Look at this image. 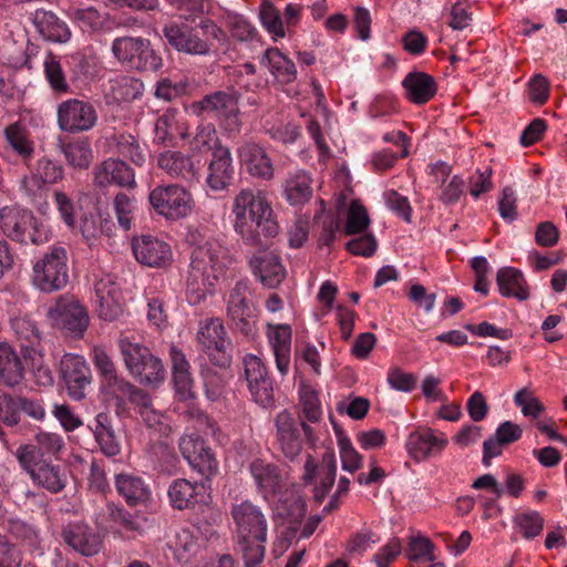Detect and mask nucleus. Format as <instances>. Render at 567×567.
I'll return each instance as SVG.
<instances>
[{"label": "nucleus", "instance_id": "obj_42", "mask_svg": "<svg viewBox=\"0 0 567 567\" xmlns=\"http://www.w3.org/2000/svg\"><path fill=\"white\" fill-rule=\"evenodd\" d=\"M406 97L415 104L429 102L436 93L434 79L424 72L409 73L402 82Z\"/></svg>", "mask_w": 567, "mask_h": 567}, {"label": "nucleus", "instance_id": "obj_50", "mask_svg": "<svg viewBox=\"0 0 567 567\" xmlns=\"http://www.w3.org/2000/svg\"><path fill=\"white\" fill-rule=\"evenodd\" d=\"M4 137L10 147L23 161L32 158L34 144L29 136L28 130L20 122H16L7 126L4 130Z\"/></svg>", "mask_w": 567, "mask_h": 567}, {"label": "nucleus", "instance_id": "obj_30", "mask_svg": "<svg viewBox=\"0 0 567 567\" xmlns=\"http://www.w3.org/2000/svg\"><path fill=\"white\" fill-rule=\"evenodd\" d=\"M252 274L268 288L278 287L286 278L280 257L270 250H259L249 261Z\"/></svg>", "mask_w": 567, "mask_h": 567}, {"label": "nucleus", "instance_id": "obj_47", "mask_svg": "<svg viewBox=\"0 0 567 567\" xmlns=\"http://www.w3.org/2000/svg\"><path fill=\"white\" fill-rule=\"evenodd\" d=\"M143 83L128 75H118L110 81L109 99L114 103H128L143 93Z\"/></svg>", "mask_w": 567, "mask_h": 567}, {"label": "nucleus", "instance_id": "obj_29", "mask_svg": "<svg viewBox=\"0 0 567 567\" xmlns=\"http://www.w3.org/2000/svg\"><path fill=\"white\" fill-rule=\"evenodd\" d=\"M61 537L73 550L83 556H94L102 548L100 536L84 522H70L62 527Z\"/></svg>", "mask_w": 567, "mask_h": 567}, {"label": "nucleus", "instance_id": "obj_7", "mask_svg": "<svg viewBox=\"0 0 567 567\" xmlns=\"http://www.w3.org/2000/svg\"><path fill=\"white\" fill-rule=\"evenodd\" d=\"M112 53L122 64L140 71H157L162 66V58L156 54L147 39L116 38L112 42Z\"/></svg>", "mask_w": 567, "mask_h": 567}, {"label": "nucleus", "instance_id": "obj_52", "mask_svg": "<svg viewBox=\"0 0 567 567\" xmlns=\"http://www.w3.org/2000/svg\"><path fill=\"white\" fill-rule=\"evenodd\" d=\"M337 443L339 447L341 467L343 471L354 473L362 467L363 457L354 449L351 440L343 431L336 429Z\"/></svg>", "mask_w": 567, "mask_h": 567}, {"label": "nucleus", "instance_id": "obj_35", "mask_svg": "<svg viewBox=\"0 0 567 567\" xmlns=\"http://www.w3.org/2000/svg\"><path fill=\"white\" fill-rule=\"evenodd\" d=\"M95 183L100 187L116 185L133 188L136 185L134 171L123 161L109 158L95 169Z\"/></svg>", "mask_w": 567, "mask_h": 567}, {"label": "nucleus", "instance_id": "obj_37", "mask_svg": "<svg viewBox=\"0 0 567 567\" xmlns=\"http://www.w3.org/2000/svg\"><path fill=\"white\" fill-rule=\"evenodd\" d=\"M114 484L117 493L130 506L145 505L152 498V491L141 476L120 473L115 475Z\"/></svg>", "mask_w": 567, "mask_h": 567}, {"label": "nucleus", "instance_id": "obj_63", "mask_svg": "<svg viewBox=\"0 0 567 567\" xmlns=\"http://www.w3.org/2000/svg\"><path fill=\"white\" fill-rule=\"evenodd\" d=\"M135 209L134 199L124 193H120L114 198V210L117 221L122 228L128 230L132 227L133 213Z\"/></svg>", "mask_w": 567, "mask_h": 567}, {"label": "nucleus", "instance_id": "obj_9", "mask_svg": "<svg viewBox=\"0 0 567 567\" xmlns=\"http://www.w3.org/2000/svg\"><path fill=\"white\" fill-rule=\"evenodd\" d=\"M178 449L190 468L207 482L218 474L219 462L206 441L197 434H184L179 437Z\"/></svg>", "mask_w": 567, "mask_h": 567}, {"label": "nucleus", "instance_id": "obj_57", "mask_svg": "<svg viewBox=\"0 0 567 567\" xmlns=\"http://www.w3.org/2000/svg\"><path fill=\"white\" fill-rule=\"evenodd\" d=\"M45 79L56 93H66L70 89L60 61L53 54H48L43 62Z\"/></svg>", "mask_w": 567, "mask_h": 567}, {"label": "nucleus", "instance_id": "obj_15", "mask_svg": "<svg viewBox=\"0 0 567 567\" xmlns=\"http://www.w3.org/2000/svg\"><path fill=\"white\" fill-rule=\"evenodd\" d=\"M447 442L443 433H436L430 427H419L408 435L404 449L414 462L421 463L440 455Z\"/></svg>", "mask_w": 567, "mask_h": 567}, {"label": "nucleus", "instance_id": "obj_17", "mask_svg": "<svg viewBox=\"0 0 567 567\" xmlns=\"http://www.w3.org/2000/svg\"><path fill=\"white\" fill-rule=\"evenodd\" d=\"M197 341L214 364L224 367L229 363L226 331L219 319L212 318L202 321L197 332Z\"/></svg>", "mask_w": 567, "mask_h": 567}, {"label": "nucleus", "instance_id": "obj_27", "mask_svg": "<svg viewBox=\"0 0 567 567\" xmlns=\"http://www.w3.org/2000/svg\"><path fill=\"white\" fill-rule=\"evenodd\" d=\"M64 447L63 437L53 432L40 431L34 437L33 442L20 445L16 451L18 462L23 461V457L29 456L30 461L52 460L58 457Z\"/></svg>", "mask_w": 567, "mask_h": 567}, {"label": "nucleus", "instance_id": "obj_60", "mask_svg": "<svg viewBox=\"0 0 567 567\" xmlns=\"http://www.w3.org/2000/svg\"><path fill=\"white\" fill-rule=\"evenodd\" d=\"M514 403L526 417L536 419L545 411L544 404L527 389H520L515 393Z\"/></svg>", "mask_w": 567, "mask_h": 567}, {"label": "nucleus", "instance_id": "obj_41", "mask_svg": "<svg viewBox=\"0 0 567 567\" xmlns=\"http://www.w3.org/2000/svg\"><path fill=\"white\" fill-rule=\"evenodd\" d=\"M274 78L282 84L291 83L297 79V69L292 60L277 48L267 49L260 60Z\"/></svg>", "mask_w": 567, "mask_h": 567}, {"label": "nucleus", "instance_id": "obj_44", "mask_svg": "<svg viewBox=\"0 0 567 567\" xmlns=\"http://www.w3.org/2000/svg\"><path fill=\"white\" fill-rule=\"evenodd\" d=\"M182 140L188 136L187 127L181 123L178 112L169 109L159 115L154 125V143L165 144L174 140L175 135Z\"/></svg>", "mask_w": 567, "mask_h": 567}, {"label": "nucleus", "instance_id": "obj_55", "mask_svg": "<svg viewBox=\"0 0 567 567\" xmlns=\"http://www.w3.org/2000/svg\"><path fill=\"white\" fill-rule=\"evenodd\" d=\"M92 360L95 368L110 386H114L117 389L120 386V381H125L124 379L118 378L116 368L111 357L107 354L106 350L103 347H93Z\"/></svg>", "mask_w": 567, "mask_h": 567}, {"label": "nucleus", "instance_id": "obj_59", "mask_svg": "<svg viewBox=\"0 0 567 567\" xmlns=\"http://www.w3.org/2000/svg\"><path fill=\"white\" fill-rule=\"evenodd\" d=\"M514 524L527 539L538 536L544 528V519L536 511L518 513L514 517Z\"/></svg>", "mask_w": 567, "mask_h": 567}, {"label": "nucleus", "instance_id": "obj_51", "mask_svg": "<svg viewBox=\"0 0 567 567\" xmlns=\"http://www.w3.org/2000/svg\"><path fill=\"white\" fill-rule=\"evenodd\" d=\"M69 17L84 31H97L104 28L106 14L101 13L95 7L79 8L72 6Z\"/></svg>", "mask_w": 567, "mask_h": 567}, {"label": "nucleus", "instance_id": "obj_11", "mask_svg": "<svg viewBox=\"0 0 567 567\" xmlns=\"http://www.w3.org/2000/svg\"><path fill=\"white\" fill-rule=\"evenodd\" d=\"M47 316L52 326L74 337H82L90 322L86 309L76 300L68 298L58 299Z\"/></svg>", "mask_w": 567, "mask_h": 567}, {"label": "nucleus", "instance_id": "obj_16", "mask_svg": "<svg viewBox=\"0 0 567 567\" xmlns=\"http://www.w3.org/2000/svg\"><path fill=\"white\" fill-rule=\"evenodd\" d=\"M156 165L169 178L187 183L197 181L200 171L199 161L179 150L159 152L156 155Z\"/></svg>", "mask_w": 567, "mask_h": 567}, {"label": "nucleus", "instance_id": "obj_6", "mask_svg": "<svg viewBox=\"0 0 567 567\" xmlns=\"http://www.w3.org/2000/svg\"><path fill=\"white\" fill-rule=\"evenodd\" d=\"M192 110L196 115L207 113L216 118L227 133L240 131L238 96L234 92L216 91L207 94L200 101L193 103Z\"/></svg>", "mask_w": 567, "mask_h": 567}, {"label": "nucleus", "instance_id": "obj_22", "mask_svg": "<svg viewBox=\"0 0 567 567\" xmlns=\"http://www.w3.org/2000/svg\"><path fill=\"white\" fill-rule=\"evenodd\" d=\"M28 457H23L19 464L35 485L51 493H59L65 487L66 475L60 465L53 464L52 460L30 461Z\"/></svg>", "mask_w": 567, "mask_h": 567}, {"label": "nucleus", "instance_id": "obj_28", "mask_svg": "<svg viewBox=\"0 0 567 567\" xmlns=\"http://www.w3.org/2000/svg\"><path fill=\"white\" fill-rule=\"evenodd\" d=\"M11 328L20 342L24 359L43 357L42 333L38 323L28 315H18L11 319Z\"/></svg>", "mask_w": 567, "mask_h": 567}, {"label": "nucleus", "instance_id": "obj_39", "mask_svg": "<svg viewBox=\"0 0 567 567\" xmlns=\"http://www.w3.org/2000/svg\"><path fill=\"white\" fill-rule=\"evenodd\" d=\"M172 360L173 384L179 400L187 401L194 398V381L189 371V363L185 354L176 347L169 349Z\"/></svg>", "mask_w": 567, "mask_h": 567}, {"label": "nucleus", "instance_id": "obj_56", "mask_svg": "<svg viewBox=\"0 0 567 567\" xmlns=\"http://www.w3.org/2000/svg\"><path fill=\"white\" fill-rule=\"evenodd\" d=\"M370 226V217L365 207L359 200H351L344 225V234L355 235L364 233Z\"/></svg>", "mask_w": 567, "mask_h": 567}, {"label": "nucleus", "instance_id": "obj_2", "mask_svg": "<svg viewBox=\"0 0 567 567\" xmlns=\"http://www.w3.org/2000/svg\"><path fill=\"white\" fill-rule=\"evenodd\" d=\"M229 256L227 248L216 238L196 244L186 276V299L192 306L213 295L225 275Z\"/></svg>", "mask_w": 567, "mask_h": 567}, {"label": "nucleus", "instance_id": "obj_61", "mask_svg": "<svg viewBox=\"0 0 567 567\" xmlns=\"http://www.w3.org/2000/svg\"><path fill=\"white\" fill-rule=\"evenodd\" d=\"M192 143L194 148L197 151L212 150L214 152L219 145H221L219 143L216 128L212 123H203L198 125Z\"/></svg>", "mask_w": 567, "mask_h": 567}, {"label": "nucleus", "instance_id": "obj_48", "mask_svg": "<svg viewBox=\"0 0 567 567\" xmlns=\"http://www.w3.org/2000/svg\"><path fill=\"white\" fill-rule=\"evenodd\" d=\"M60 150L69 165L74 168L85 169L93 161V150L87 138H75L61 143Z\"/></svg>", "mask_w": 567, "mask_h": 567}, {"label": "nucleus", "instance_id": "obj_3", "mask_svg": "<svg viewBox=\"0 0 567 567\" xmlns=\"http://www.w3.org/2000/svg\"><path fill=\"white\" fill-rule=\"evenodd\" d=\"M230 515L245 566L256 567L265 556L268 524L261 508L250 501L233 504Z\"/></svg>", "mask_w": 567, "mask_h": 567}, {"label": "nucleus", "instance_id": "obj_25", "mask_svg": "<svg viewBox=\"0 0 567 567\" xmlns=\"http://www.w3.org/2000/svg\"><path fill=\"white\" fill-rule=\"evenodd\" d=\"M266 338L275 357L276 368L285 377L291 361L292 329L287 323H267Z\"/></svg>", "mask_w": 567, "mask_h": 567}, {"label": "nucleus", "instance_id": "obj_54", "mask_svg": "<svg viewBox=\"0 0 567 567\" xmlns=\"http://www.w3.org/2000/svg\"><path fill=\"white\" fill-rule=\"evenodd\" d=\"M259 17L262 27L271 35L274 41L286 37L280 12L270 1H264L261 3Z\"/></svg>", "mask_w": 567, "mask_h": 567}, {"label": "nucleus", "instance_id": "obj_8", "mask_svg": "<svg viewBox=\"0 0 567 567\" xmlns=\"http://www.w3.org/2000/svg\"><path fill=\"white\" fill-rule=\"evenodd\" d=\"M148 199L158 215L172 220L189 215L194 205L192 194L177 184L156 186L151 190Z\"/></svg>", "mask_w": 567, "mask_h": 567}, {"label": "nucleus", "instance_id": "obj_12", "mask_svg": "<svg viewBox=\"0 0 567 567\" xmlns=\"http://www.w3.org/2000/svg\"><path fill=\"white\" fill-rule=\"evenodd\" d=\"M250 297L251 290L248 281L240 280L230 290L227 301V316L246 336L252 333L255 329V306Z\"/></svg>", "mask_w": 567, "mask_h": 567}, {"label": "nucleus", "instance_id": "obj_1", "mask_svg": "<svg viewBox=\"0 0 567 567\" xmlns=\"http://www.w3.org/2000/svg\"><path fill=\"white\" fill-rule=\"evenodd\" d=\"M231 223L235 233L250 246L261 245V238H272L279 231L274 209L265 190L245 187L231 202Z\"/></svg>", "mask_w": 567, "mask_h": 567}, {"label": "nucleus", "instance_id": "obj_64", "mask_svg": "<svg viewBox=\"0 0 567 567\" xmlns=\"http://www.w3.org/2000/svg\"><path fill=\"white\" fill-rule=\"evenodd\" d=\"M383 198L386 207L403 218L406 223L411 221L412 207L408 197L399 194L396 190L390 189L384 192Z\"/></svg>", "mask_w": 567, "mask_h": 567}, {"label": "nucleus", "instance_id": "obj_58", "mask_svg": "<svg viewBox=\"0 0 567 567\" xmlns=\"http://www.w3.org/2000/svg\"><path fill=\"white\" fill-rule=\"evenodd\" d=\"M435 555V545L425 536H413L410 538L406 547V557L414 563H425L433 560Z\"/></svg>", "mask_w": 567, "mask_h": 567}, {"label": "nucleus", "instance_id": "obj_43", "mask_svg": "<svg viewBox=\"0 0 567 567\" xmlns=\"http://www.w3.org/2000/svg\"><path fill=\"white\" fill-rule=\"evenodd\" d=\"M499 292L504 297H513L520 301L527 300L529 290L523 272L513 267H504L496 276Z\"/></svg>", "mask_w": 567, "mask_h": 567}, {"label": "nucleus", "instance_id": "obj_4", "mask_svg": "<svg viewBox=\"0 0 567 567\" xmlns=\"http://www.w3.org/2000/svg\"><path fill=\"white\" fill-rule=\"evenodd\" d=\"M118 348L127 372L140 384L158 386L164 381V364L146 346L122 337Z\"/></svg>", "mask_w": 567, "mask_h": 567}, {"label": "nucleus", "instance_id": "obj_26", "mask_svg": "<svg viewBox=\"0 0 567 567\" xmlns=\"http://www.w3.org/2000/svg\"><path fill=\"white\" fill-rule=\"evenodd\" d=\"M163 33L169 45L179 52L192 55H207L210 52L208 41L199 38L186 24L169 22L164 25Z\"/></svg>", "mask_w": 567, "mask_h": 567}, {"label": "nucleus", "instance_id": "obj_34", "mask_svg": "<svg viewBox=\"0 0 567 567\" xmlns=\"http://www.w3.org/2000/svg\"><path fill=\"white\" fill-rule=\"evenodd\" d=\"M23 354L8 341H0V384L7 388L20 385L25 377Z\"/></svg>", "mask_w": 567, "mask_h": 567}, {"label": "nucleus", "instance_id": "obj_53", "mask_svg": "<svg viewBox=\"0 0 567 567\" xmlns=\"http://www.w3.org/2000/svg\"><path fill=\"white\" fill-rule=\"evenodd\" d=\"M299 400L302 417L311 423L319 422L322 408L318 392L311 385L302 383L299 388Z\"/></svg>", "mask_w": 567, "mask_h": 567}, {"label": "nucleus", "instance_id": "obj_18", "mask_svg": "<svg viewBox=\"0 0 567 567\" xmlns=\"http://www.w3.org/2000/svg\"><path fill=\"white\" fill-rule=\"evenodd\" d=\"M95 307L100 319L114 321L123 312L122 293L112 275L104 274L94 284Z\"/></svg>", "mask_w": 567, "mask_h": 567}, {"label": "nucleus", "instance_id": "obj_20", "mask_svg": "<svg viewBox=\"0 0 567 567\" xmlns=\"http://www.w3.org/2000/svg\"><path fill=\"white\" fill-rule=\"evenodd\" d=\"M337 475V461L333 451H328L322 456V466L318 470L316 460L308 455L303 466L302 480L305 483H312L318 476L319 482L316 484L313 494L317 502L321 503L332 485L334 484Z\"/></svg>", "mask_w": 567, "mask_h": 567}, {"label": "nucleus", "instance_id": "obj_45", "mask_svg": "<svg viewBox=\"0 0 567 567\" xmlns=\"http://www.w3.org/2000/svg\"><path fill=\"white\" fill-rule=\"evenodd\" d=\"M250 473L265 498L277 493L280 488L281 476L277 466L262 460L250 464Z\"/></svg>", "mask_w": 567, "mask_h": 567}, {"label": "nucleus", "instance_id": "obj_13", "mask_svg": "<svg viewBox=\"0 0 567 567\" xmlns=\"http://www.w3.org/2000/svg\"><path fill=\"white\" fill-rule=\"evenodd\" d=\"M60 374L65 383L68 395L74 401L85 396V388L91 383V369L84 357L65 353L60 361Z\"/></svg>", "mask_w": 567, "mask_h": 567}, {"label": "nucleus", "instance_id": "obj_10", "mask_svg": "<svg viewBox=\"0 0 567 567\" xmlns=\"http://www.w3.org/2000/svg\"><path fill=\"white\" fill-rule=\"evenodd\" d=\"M95 106L84 100L69 99L56 109V123L62 132L76 134L91 131L97 123Z\"/></svg>", "mask_w": 567, "mask_h": 567}, {"label": "nucleus", "instance_id": "obj_49", "mask_svg": "<svg viewBox=\"0 0 567 567\" xmlns=\"http://www.w3.org/2000/svg\"><path fill=\"white\" fill-rule=\"evenodd\" d=\"M111 146L117 155L128 158L137 166H143L146 162V146L142 145L132 134L113 135Z\"/></svg>", "mask_w": 567, "mask_h": 567}, {"label": "nucleus", "instance_id": "obj_46", "mask_svg": "<svg viewBox=\"0 0 567 567\" xmlns=\"http://www.w3.org/2000/svg\"><path fill=\"white\" fill-rule=\"evenodd\" d=\"M93 433L102 453L107 457L120 454L121 444L111 425V419L106 413H99L94 420Z\"/></svg>", "mask_w": 567, "mask_h": 567}, {"label": "nucleus", "instance_id": "obj_36", "mask_svg": "<svg viewBox=\"0 0 567 567\" xmlns=\"http://www.w3.org/2000/svg\"><path fill=\"white\" fill-rule=\"evenodd\" d=\"M167 547L179 564H187L200 548L198 532L190 527L175 528L168 536Z\"/></svg>", "mask_w": 567, "mask_h": 567}, {"label": "nucleus", "instance_id": "obj_33", "mask_svg": "<svg viewBox=\"0 0 567 567\" xmlns=\"http://www.w3.org/2000/svg\"><path fill=\"white\" fill-rule=\"evenodd\" d=\"M31 21L39 34L53 43H66L72 32L68 23L51 10L37 9L32 13Z\"/></svg>", "mask_w": 567, "mask_h": 567}, {"label": "nucleus", "instance_id": "obj_21", "mask_svg": "<svg viewBox=\"0 0 567 567\" xmlns=\"http://www.w3.org/2000/svg\"><path fill=\"white\" fill-rule=\"evenodd\" d=\"M132 249L136 260L148 267L164 268L173 261L171 245L152 235L135 237Z\"/></svg>", "mask_w": 567, "mask_h": 567}, {"label": "nucleus", "instance_id": "obj_62", "mask_svg": "<svg viewBox=\"0 0 567 567\" xmlns=\"http://www.w3.org/2000/svg\"><path fill=\"white\" fill-rule=\"evenodd\" d=\"M492 174L491 167L486 166L484 169L477 168L468 178V192L474 199H478L481 195L492 190Z\"/></svg>", "mask_w": 567, "mask_h": 567}, {"label": "nucleus", "instance_id": "obj_24", "mask_svg": "<svg viewBox=\"0 0 567 567\" xmlns=\"http://www.w3.org/2000/svg\"><path fill=\"white\" fill-rule=\"evenodd\" d=\"M276 423V450L290 462L297 460L302 451V440L291 413L281 411L275 420Z\"/></svg>", "mask_w": 567, "mask_h": 567}, {"label": "nucleus", "instance_id": "obj_5", "mask_svg": "<svg viewBox=\"0 0 567 567\" xmlns=\"http://www.w3.org/2000/svg\"><path fill=\"white\" fill-rule=\"evenodd\" d=\"M68 251L53 245L32 264L30 281L39 291L52 293L64 289L69 282Z\"/></svg>", "mask_w": 567, "mask_h": 567}, {"label": "nucleus", "instance_id": "obj_40", "mask_svg": "<svg viewBox=\"0 0 567 567\" xmlns=\"http://www.w3.org/2000/svg\"><path fill=\"white\" fill-rule=\"evenodd\" d=\"M282 187L284 197L291 206L303 205L312 197V178L303 169L289 173Z\"/></svg>", "mask_w": 567, "mask_h": 567}, {"label": "nucleus", "instance_id": "obj_23", "mask_svg": "<svg viewBox=\"0 0 567 567\" xmlns=\"http://www.w3.org/2000/svg\"><path fill=\"white\" fill-rule=\"evenodd\" d=\"M241 166L254 178L269 182L275 177V165L266 148L254 142H246L237 148Z\"/></svg>", "mask_w": 567, "mask_h": 567}, {"label": "nucleus", "instance_id": "obj_38", "mask_svg": "<svg viewBox=\"0 0 567 567\" xmlns=\"http://www.w3.org/2000/svg\"><path fill=\"white\" fill-rule=\"evenodd\" d=\"M63 168L49 158H41L37 163L35 172L23 177L21 187L28 195H34L44 185L55 184L63 178Z\"/></svg>", "mask_w": 567, "mask_h": 567}, {"label": "nucleus", "instance_id": "obj_31", "mask_svg": "<svg viewBox=\"0 0 567 567\" xmlns=\"http://www.w3.org/2000/svg\"><path fill=\"white\" fill-rule=\"evenodd\" d=\"M235 168L230 150L219 145L213 152V158L208 164L206 183L214 192L227 189L234 179Z\"/></svg>", "mask_w": 567, "mask_h": 567}, {"label": "nucleus", "instance_id": "obj_32", "mask_svg": "<svg viewBox=\"0 0 567 567\" xmlns=\"http://www.w3.org/2000/svg\"><path fill=\"white\" fill-rule=\"evenodd\" d=\"M32 223V213L20 206L0 208V230L8 238L27 245V228Z\"/></svg>", "mask_w": 567, "mask_h": 567}, {"label": "nucleus", "instance_id": "obj_14", "mask_svg": "<svg viewBox=\"0 0 567 567\" xmlns=\"http://www.w3.org/2000/svg\"><path fill=\"white\" fill-rule=\"evenodd\" d=\"M209 483L205 478L200 482H192L186 478L174 480L167 491L169 504L178 511L207 504L210 499Z\"/></svg>", "mask_w": 567, "mask_h": 567}, {"label": "nucleus", "instance_id": "obj_19", "mask_svg": "<svg viewBox=\"0 0 567 567\" xmlns=\"http://www.w3.org/2000/svg\"><path fill=\"white\" fill-rule=\"evenodd\" d=\"M244 363L248 389L254 401L264 408L271 405L274 386L267 367L254 354L246 355Z\"/></svg>", "mask_w": 567, "mask_h": 567}]
</instances>
